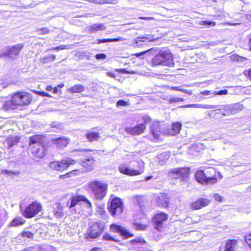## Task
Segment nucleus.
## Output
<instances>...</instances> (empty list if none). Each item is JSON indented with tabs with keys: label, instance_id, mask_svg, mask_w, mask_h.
Returning <instances> with one entry per match:
<instances>
[{
	"label": "nucleus",
	"instance_id": "62",
	"mask_svg": "<svg viewBox=\"0 0 251 251\" xmlns=\"http://www.w3.org/2000/svg\"><path fill=\"white\" fill-rule=\"evenodd\" d=\"M46 90L47 91H51V90H52V86H50V85H49L47 87H46Z\"/></svg>",
	"mask_w": 251,
	"mask_h": 251
},
{
	"label": "nucleus",
	"instance_id": "31",
	"mask_svg": "<svg viewBox=\"0 0 251 251\" xmlns=\"http://www.w3.org/2000/svg\"><path fill=\"white\" fill-rule=\"evenodd\" d=\"M86 137L90 142L98 140L99 137V133L94 131H88L86 134Z\"/></svg>",
	"mask_w": 251,
	"mask_h": 251
},
{
	"label": "nucleus",
	"instance_id": "9",
	"mask_svg": "<svg viewBox=\"0 0 251 251\" xmlns=\"http://www.w3.org/2000/svg\"><path fill=\"white\" fill-rule=\"evenodd\" d=\"M189 173V168H177L170 169L168 172V176L172 179H178L181 177H187Z\"/></svg>",
	"mask_w": 251,
	"mask_h": 251
},
{
	"label": "nucleus",
	"instance_id": "57",
	"mask_svg": "<svg viewBox=\"0 0 251 251\" xmlns=\"http://www.w3.org/2000/svg\"><path fill=\"white\" fill-rule=\"evenodd\" d=\"M201 94L203 95H205V96L209 95L212 94H213V92L211 93V91H208V90H205V91H202L201 93Z\"/></svg>",
	"mask_w": 251,
	"mask_h": 251
},
{
	"label": "nucleus",
	"instance_id": "16",
	"mask_svg": "<svg viewBox=\"0 0 251 251\" xmlns=\"http://www.w3.org/2000/svg\"><path fill=\"white\" fill-rule=\"evenodd\" d=\"M110 229L114 232L120 233L124 237V238H127L133 236V235L130 233L127 229L121 226L113 224L111 225Z\"/></svg>",
	"mask_w": 251,
	"mask_h": 251
},
{
	"label": "nucleus",
	"instance_id": "44",
	"mask_svg": "<svg viewBox=\"0 0 251 251\" xmlns=\"http://www.w3.org/2000/svg\"><path fill=\"white\" fill-rule=\"evenodd\" d=\"M51 126L58 129H61L63 128L62 124L57 122H52L51 124Z\"/></svg>",
	"mask_w": 251,
	"mask_h": 251
},
{
	"label": "nucleus",
	"instance_id": "54",
	"mask_svg": "<svg viewBox=\"0 0 251 251\" xmlns=\"http://www.w3.org/2000/svg\"><path fill=\"white\" fill-rule=\"evenodd\" d=\"M106 55L104 53H100L96 55L95 57L97 59H105Z\"/></svg>",
	"mask_w": 251,
	"mask_h": 251
},
{
	"label": "nucleus",
	"instance_id": "27",
	"mask_svg": "<svg viewBox=\"0 0 251 251\" xmlns=\"http://www.w3.org/2000/svg\"><path fill=\"white\" fill-rule=\"evenodd\" d=\"M106 27L103 24H95L88 27V31L90 33L96 32L98 31L103 30Z\"/></svg>",
	"mask_w": 251,
	"mask_h": 251
},
{
	"label": "nucleus",
	"instance_id": "1",
	"mask_svg": "<svg viewBox=\"0 0 251 251\" xmlns=\"http://www.w3.org/2000/svg\"><path fill=\"white\" fill-rule=\"evenodd\" d=\"M221 176L213 167H209L204 170H198L195 173L196 180L202 184H212L217 181V176Z\"/></svg>",
	"mask_w": 251,
	"mask_h": 251
},
{
	"label": "nucleus",
	"instance_id": "36",
	"mask_svg": "<svg viewBox=\"0 0 251 251\" xmlns=\"http://www.w3.org/2000/svg\"><path fill=\"white\" fill-rule=\"evenodd\" d=\"M142 43L143 42L140 41L138 37L132 40L131 45L134 48L139 47L143 45Z\"/></svg>",
	"mask_w": 251,
	"mask_h": 251
},
{
	"label": "nucleus",
	"instance_id": "49",
	"mask_svg": "<svg viewBox=\"0 0 251 251\" xmlns=\"http://www.w3.org/2000/svg\"><path fill=\"white\" fill-rule=\"evenodd\" d=\"M184 100V99L181 98H171L169 100L170 103H174L178 101H183Z\"/></svg>",
	"mask_w": 251,
	"mask_h": 251
},
{
	"label": "nucleus",
	"instance_id": "46",
	"mask_svg": "<svg viewBox=\"0 0 251 251\" xmlns=\"http://www.w3.org/2000/svg\"><path fill=\"white\" fill-rule=\"evenodd\" d=\"M103 239L106 241H114L118 242V240L114 239L108 233H105L103 236Z\"/></svg>",
	"mask_w": 251,
	"mask_h": 251
},
{
	"label": "nucleus",
	"instance_id": "42",
	"mask_svg": "<svg viewBox=\"0 0 251 251\" xmlns=\"http://www.w3.org/2000/svg\"><path fill=\"white\" fill-rule=\"evenodd\" d=\"M1 173L2 174H7L9 176H11V175H15V176H17V175H18L20 174V172L19 171H8V170H3L1 171Z\"/></svg>",
	"mask_w": 251,
	"mask_h": 251
},
{
	"label": "nucleus",
	"instance_id": "32",
	"mask_svg": "<svg viewBox=\"0 0 251 251\" xmlns=\"http://www.w3.org/2000/svg\"><path fill=\"white\" fill-rule=\"evenodd\" d=\"M25 222V221L22 218L18 217L14 219L10 223V225L11 226H16L22 225Z\"/></svg>",
	"mask_w": 251,
	"mask_h": 251
},
{
	"label": "nucleus",
	"instance_id": "24",
	"mask_svg": "<svg viewBox=\"0 0 251 251\" xmlns=\"http://www.w3.org/2000/svg\"><path fill=\"white\" fill-rule=\"evenodd\" d=\"M184 108H201L203 109H212L218 107L215 105H209L205 104H191L182 106Z\"/></svg>",
	"mask_w": 251,
	"mask_h": 251
},
{
	"label": "nucleus",
	"instance_id": "34",
	"mask_svg": "<svg viewBox=\"0 0 251 251\" xmlns=\"http://www.w3.org/2000/svg\"><path fill=\"white\" fill-rule=\"evenodd\" d=\"M122 41V37H119L117 38H114V39H100V40H98V43L100 44L101 43H106V42H117V41Z\"/></svg>",
	"mask_w": 251,
	"mask_h": 251
},
{
	"label": "nucleus",
	"instance_id": "17",
	"mask_svg": "<svg viewBox=\"0 0 251 251\" xmlns=\"http://www.w3.org/2000/svg\"><path fill=\"white\" fill-rule=\"evenodd\" d=\"M31 152L33 157L42 158L45 155V149L40 144H36L34 146L31 147Z\"/></svg>",
	"mask_w": 251,
	"mask_h": 251
},
{
	"label": "nucleus",
	"instance_id": "28",
	"mask_svg": "<svg viewBox=\"0 0 251 251\" xmlns=\"http://www.w3.org/2000/svg\"><path fill=\"white\" fill-rule=\"evenodd\" d=\"M17 108V106L13 101L11 99L10 100L6 101L3 104L1 109L4 111H8L11 110L15 109Z\"/></svg>",
	"mask_w": 251,
	"mask_h": 251
},
{
	"label": "nucleus",
	"instance_id": "53",
	"mask_svg": "<svg viewBox=\"0 0 251 251\" xmlns=\"http://www.w3.org/2000/svg\"><path fill=\"white\" fill-rule=\"evenodd\" d=\"M245 241L251 248V234L245 236Z\"/></svg>",
	"mask_w": 251,
	"mask_h": 251
},
{
	"label": "nucleus",
	"instance_id": "23",
	"mask_svg": "<svg viewBox=\"0 0 251 251\" xmlns=\"http://www.w3.org/2000/svg\"><path fill=\"white\" fill-rule=\"evenodd\" d=\"M95 160L92 157H89L85 159L82 162V166L88 171L93 169L95 165Z\"/></svg>",
	"mask_w": 251,
	"mask_h": 251
},
{
	"label": "nucleus",
	"instance_id": "14",
	"mask_svg": "<svg viewBox=\"0 0 251 251\" xmlns=\"http://www.w3.org/2000/svg\"><path fill=\"white\" fill-rule=\"evenodd\" d=\"M69 141V138L66 137H55L51 139V143L57 148L63 149L67 146Z\"/></svg>",
	"mask_w": 251,
	"mask_h": 251
},
{
	"label": "nucleus",
	"instance_id": "50",
	"mask_svg": "<svg viewBox=\"0 0 251 251\" xmlns=\"http://www.w3.org/2000/svg\"><path fill=\"white\" fill-rule=\"evenodd\" d=\"M228 93V91L227 90H221L220 91H218V92H216V91H215V92H213V95H226Z\"/></svg>",
	"mask_w": 251,
	"mask_h": 251
},
{
	"label": "nucleus",
	"instance_id": "10",
	"mask_svg": "<svg viewBox=\"0 0 251 251\" xmlns=\"http://www.w3.org/2000/svg\"><path fill=\"white\" fill-rule=\"evenodd\" d=\"M41 209L42 205L37 202H34L25 207L23 215L26 218H30L37 215Z\"/></svg>",
	"mask_w": 251,
	"mask_h": 251
},
{
	"label": "nucleus",
	"instance_id": "6",
	"mask_svg": "<svg viewBox=\"0 0 251 251\" xmlns=\"http://www.w3.org/2000/svg\"><path fill=\"white\" fill-rule=\"evenodd\" d=\"M124 205L121 200L119 198H114L112 199L108 209L113 216H118L123 211Z\"/></svg>",
	"mask_w": 251,
	"mask_h": 251
},
{
	"label": "nucleus",
	"instance_id": "60",
	"mask_svg": "<svg viewBox=\"0 0 251 251\" xmlns=\"http://www.w3.org/2000/svg\"><path fill=\"white\" fill-rule=\"evenodd\" d=\"M147 51H143L141 53H137L135 54V56H136L137 57H139L141 55H143V54H144Z\"/></svg>",
	"mask_w": 251,
	"mask_h": 251
},
{
	"label": "nucleus",
	"instance_id": "47",
	"mask_svg": "<svg viewBox=\"0 0 251 251\" xmlns=\"http://www.w3.org/2000/svg\"><path fill=\"white\" fill-rule=\"evenodd\" d=\"M171 89L173 90H176V91H181V92H185V93H188L189 95H191L192 94V92H188L186 90H184V89L180 88V87H172L171 88Z\"/></svg>",
	"mask_w": 251,
	"mask_h": 251
},
{
	"label": "nucleus",
	"instance_id": "5",
	"mask_svg": "<svg viewBox=\"0 0 251 251\" xmlns=\"http://www.w3.org/2000/svg\"><path fill=\"white\" fill-rule=\"evenodd\" d=\"M24 45L22 44H17L13 46H7L2 50L0 54V57L8 58L13 60L19 55Z\"/></svg>",
	"mask_w": 251,
	"mask_h": 251
},
{
	"label": "nucleus",
	"instance_id": "52",
	"mask_svg": "<svg viewBox=\"0 0 251 251\" xmlns=\"http://www.w3.org/2000/svg\"><path fill=\"white\" fill-rule=\"evenodd\" d=\"M38 31L41 32L39 34H47L49 32V29L47 27H42L37 29Z\"/></svg>",
	"mask_w": 251,
	"mask_h": 251
},
{
	"label": "nucleus",
	"instance_id": "8",
	"mask_svg": "<svg viewBox=\"0 0 251 251\" xmlns=\"http://www.w3.org/2000/svg\"><path fill=\"white\" fill-rule=\"evenodd\" d=\"M75 160L71 158H64L60 161H52L49 166L52 170L62 171L67 169L70 165L75 164Z\"/></svg>",
	"mask_w": 251,
	"mask_h": 251
},
{
	"label": "nucleus",
	"instance_id": "3",
	"mask_svg": "<svg viewBox=\"0 0 251 251\" xmlns=\"http://www.w3.org/2000/svg\"><path fill=\"white\" fill-rule=\"evenodd\" d=\"M153 65H164L170 67L174 65L173 56L169 50H161L151 61Z\"/></svg>",
	"mask_w": 251,
	"mask_h": 251
},
{
	"label": "nucleus",
	"instance_id": "29",
	"mask_svg": "<svg viewBox=\"0 0 251 251\" xmlns=\"http://www.w3.org/2000/svg\"><path fill=\"white\" fill-rule=\"evenodd\" d=\"M85 89V87L83 85L81 84H77L68 89V91L72 93H81L83 92Z\"/></svg>",
	"mask_w": 251,
	"mask_h": 251
},
{
	"label": "nucleus",
	"instance_id": "51",
	"mask_svg": "<svg viewBox=\"0 0 251 251\" xmlns=\"http://www.w3.org/2000/svg\"><path fill=\"white\" fill-rule=\"evenodd\" d=\"M116 105L117 106H126L128 105V102L126 101L123 100H120L117 102Z\"/></svg>",
	"mask_w": 251,
	"mask_h": 251
},
{
	"label": "nucleus",
	"instance_id": "35",
	"mask_svg": "<svg viewBox=\"0 0 251 251\" xmlns=\"http://www.w3.org/2000/svg\"><path fill=\"white\" fill-rule=\"evenodd\" d=\"M55 58V55H50L48 57H42L40 59V61L43 63H48L50 61H53Z\"/></svg>",
	"mask_w": 251,
	"mask_h": 251
},
{
	"label": "nucleus",
	"instance_id": "26",
	"mask_svg": "<svg viewBox=\"0 0 251 251\" xmlns=\"http://www.w3.org/2000/svg\"><path fill=\"white\" fill-rule=\"evenodd\" d=\"M218 110H223L224 111L222 112V115L225 116L235 114L232 104L222 105L220 108L218 109Z\"/></svg>",
	"mask_w": 251,
	"mask_h": 251
},
{
	"label": "nucleus",
	"instance_id": "39",
	"mask_svg": "<svg viewBox=\"0 0 251 251\" xmlns=\"http://www.w3.org/2000/svg\"><path fill=\"white\" fill-rule=\"evenodd\" d=\"M40 140L38 135L34 136L31 137L29 140V145L31 146L32 145L39 144L38 143Z\"/></svg>",
	"mask_w": 251,
	"mask_h": 251
},
{
	"label": "nucleus",
	"instance_id": "41",
	"mask_svg": "<svg viewBox=\"0 0 251 251\" xmlns=\"http://www.w3.org/2000/svg\"><path fill=\"white\" fill-rule=\"evenodd\" d=\"M201 25H208L214 26L215 25L216 23L214 22H210L208 21H201L199 22V24Z\"/></svg>",
	"mask_w": 251,
	"mask_h": 251
},
{
	"label": "nucleus",
	"instance_id": "15",
	"mask_svg": "<svg viewBox=\"0 0 251 251\" xmlns=\"http://www.w3.org/2000/svg\"><path fill=\"white\" fill-rule=\"evenodd\" d=\"M81 201L86 202L89 207H91V203L90 201H88L85 196L80 195L73 197L70 201H68L67 205L69 208H71L74 207L78 202Z\"/></svg>",
	"mask_w": 251,
	"mask_h": 251
},
{
	"label": "nucleus",
	"instance_id": "48",
	"mask_svg": "<svg viewBox=\"0 0 251 251\" xmlns=\"http://www.w3.org/2000/svg\"><path fill=\"white\" fill-rule=\"evenodd\" d=\"M147 40L148 42H153L155 40V36L151 34H145Z\"/></svg>",
	"mask_w": 251,
	"mask_h": 251
},
{
	"label": "nucleus",
	"instance_id": "12",
	"mask_svg": "<svg viewBox=\"0 0 251 251\" xmlns=\"http://www.w3.org/2000/svg\"><path fill=\"white\" fill-rule=\"evenodd\" d=\"M130 243L131 251H149L148 244L143 238H136Z\"/></svg>",
	"mask_w": 251,
	"mask_h": 251
},
{
	"label": "nucleus",
	"instance_id": "55",
	"mask_svg": "<svg viewBox=\"0 0 251 251\" xmlns=\"http://www.w3.org/2000/svg\"><path fill=\"white\" fill-rule=\"evenodd\" d=\"M214 198L216 201L221 202L222 201L223 198L218 194H215L214 195Z\"/></svg>",
	"mask_w": 251,
	"mask_h": 251
},
{
	"label": "nucleus",
	"instance_id": "45",
	"mask_svg": "<svg viewBox=\"0 0 251 251\" xmlns=\"http://www.w3.org/2000/svg\"><path fill=\"white\" fill-rule=\"evenodd\" d=\"M231 59L232 60H237V61H244L246 60L245 58L242 57L237 55H233L230 56Z\"/></svg>",
	"mask_w": 251,
	"mask_h": 251
},
{
	"label": "nucleus",
	"instance_id": "56",
	"mask_svg": "<svg viewBox=\"0 0 251 251\" xmlns=\"http://www.w3.org/2000/svg\"><path fill=\"white\" fill-rule=\"evenodd\" d=\"M66 49V45H61L60 46L54 48L52 49V50H64Z\"/></svg>",
	"mask_w": 251,
	"mask_h": 251
},
{
	"label": "nucleus",
	"instance_id": "18",
	"mask_svg": "<svg viewBox=\"0 0 251 251\" xmlns=\"http://www.w3.org/2000/svg\"><path fill=\"white\" fill-rule=\"evenodd\" d=\"M210 202V201L207 199L200 198L195 201L191 203V207L194 210H198L206 206Z\"/></svg>",
	"mask_w": 251,
	"mask_h": 251
},
{
	"label": "nucleus",
	"instance_id": "43",
	"mask_svg": "<svg viewBox=\"0 0 251 251\" xmlns=\"http://www.w3.org/2000/svg\"><path fill=\"white\" fill-rule=\"evenodd\" d=\"M21 235L23 237H27L28 238L32 239L33 238V234L29 231H24L21 233Z\"/></svg>",
	"mask_w": 251,
	"mask_h": 251
},
{
	"label": "nucleus",
	"instance_id": "63",
	"mask_svg": "<svg viewBox=\"0 0 251 251\" xmlns=\"http://www.w3.org/2000/svg\"><path fill=\"white\" fill-rule=\"evenodd\" d=\"M152 178V176H147V177H146L145 178V180L146 181H148V180L151 179Z\"/></svg>",
	"mask_w": 251,
	"mask_h": 251
},
{
	"label": "nucleus",
	"instance_id": "2",
	"mask_svg": "<svg viewBox=\"0 0 251 251\" xmlns=\"http://www.w3.org/2000/svg\"><path fill=\"white\" fill-rule=\"evenodd\" d=\"M87 185L96 199L101 200L106 196L107 185L102 181L93 180L89 182Z\"/></svg>",
	"mask_w": 251,
	"mask_h": 251
},
{
	"label": "nucleus",
	"instance_id": "33",
	"mask_svg": "<svg viewBox=\"0 0 251 251\" xmlns=\"http://www.w3.org/2000/svg\"><path fill=\"white\" fill-rule=\"evenodd\" d=\"M63 208L61 204L58 203L57 204V208H55L54 210V215L56 217H59L62 216L63 215Z\"/></svg>",
	"mask_w": 251,
	"mask_h": 251
},
{
	"label": "nucleus",
	"instance_id": "37",
	"mask_svg": "<svg viewBox=\"0 0 251 251\" xmlns=\"http://www.w3.org/2000/svg\"><path fill=\"white\" fill-rule=\"evenodd\" d=\"M233 111H234V113H236L239 111L242 110L244 108V106L242 104L237 103L232 104Z\"/></svg>",
	"mask_w": 251,
	"mask_h": 251
},
{
	"label": "nucleus",
	"instance_id": "11",
	"mask_svg": "<svg viewBox=\"0 0 251 251\" xmlns=\"http://www.w3.org/2000/svg\"><path fill=\"white\" fill-rule=\"evenodd\" d=\"M103 228L104 226L102 224L98 222L92 223L88 231V237L93 239L97 238L101 234Z\"/></svg>",
	"mask_w": 251,
	"mask_h": 251
},
{
	"label": "nucleus",
	"instance_id": "22",
	"mask_svg": "<svg viewBox=\"0 0 251 251\" xmlns=\"http://www.w3.org/2000/svg\"><path fill=\"white\" fill-rule=\"evenodd\" d=\"M151 132L155 139H159L161 133L160 123L154 122L151 126Z\"/></svg>",
	"mask_w": 251,
	"mask_h": 251
},
{
	"label": "nucleus",
	"instance_id": "13",
	"mask_svg": "<svg viewBox=\"0 0 251 251\" xmlns=\"http://www.w3.org/2000/svg\"><path fill=\"white\" fill-rule=\"evenodd\" d=\"M168 218V215L164 212H159L156 213L152 219L155 228L158 231L160 230L162 228L163 223L166 221Z\"/></svg>",
	"mask_w": 251,
	"mask_h": 251
},
{
	"label": "nucleus",
	"instance_id": "19",
	"mask_svg": "<svg viewBox=\"0 0 251 251\" xmlns=\"http://www.w3.org/2000/svg\"><path fill=\"white\" fill-rule=\"evenodd\" d=\"M146 128L145 124H141L137 126L132 127H126L125 131L131 135L141 134L144 131Z\"/></svg>",
	"mask_w": 251,
	"mask_h": 251
},
{
	"label": "nucleus",
	"instance_id": "59",
	"mask_svg": "<svg viewBox=\"0 0 251 251\" xmlns=\"http://www.w3.org/2000/svg\"><path fill=\"white\" fill-rule=\"evenodd\" d=\"M138 37L139 39H140V41H141V42H142L143 43L148 41L144 35L140 36Z\"/></svg>",
	"mask_w": 251,
	"mask_h": 251
},
{
	"label": "nucleus",
	"instance_id": "7",
	"mask_svg": "<svg viewBox=\"0 0 251 251\" xmlns=\"http://www.w3.org/2000/svg\"><path fill=\"white\" fill-rule=\"evenodd\" d=\"M11 99L17 107L19 105H27L31 100L30 95L24 92L16 93L12 96Z\"/></svg>",
	"mask_w": 251,
	"mask_h": 251
},
{
	"label": "nucleus",
	"instance_id": "61",
	"mask_svg": "<svg viewBox=\"0 0 251 251\" xmlns=\"http://www.w3.org/2000/svg\"><path fill=\"white\" fill-rule=\"evenodd\" d=\"M248 47H249V50L251 51V37L250 38V39L249 40V42L248 43Z\"/></svg>",
	"mask_w": 251,
	"mask_h": 251
},
{
	"label": "nucleus",
	"instance_id": "20",
	"mask_svg": "<svg viewBox=\"0 0 251 251\" xmlns=\"http://www.w3.org/2000/svg\"><path fill=\"white\" fill-rule=\"evenodd\" d=\"M237 249V240L235 239H228L226 241L224 251H236Z\"/></svg>",
	"mask_w": 251,
	"mask_h": 251
},
{
	"label": "nucleus",
	"instance_id": "25",
	"mask_svg": "<svg viewBox=\"0 0 251 251\" xmlns=\"http://www.w3.org/2000/svg\"><path fill=\"white\" fill-rule=\"evenodd\" d=\"M181 127V124L179 122H176L172 124L171 128L165 133L170 135H176L177 134Z\"/></svg>",
	"mask_w": 251,
	"mask_h": 251
},
{
	"label": "nucleus",
	"instance_id": "58",
	"mask_svg": "<svg viewBox=\"0 0 251 251\" xmlns=\"http://www.w3.org/2000/svg\"><path fill=\"white\" fill-rule=\"evenodd\" d=\"M139 19H142V20H153L154 18L152 17H139Z\"/></svg>",
	"mask_w": 251,
	"mask_h": 251
},
{
	"label": "nucleus",
	"instance_id": "64",
	"mask_svg": "<svg viewBox=\"0 0 251 251\" xmlns=\"http://www.w3.org/2000/svg\"><path fill=\"white\" fill-rule=\"evenodd\" d=\"M41 94H42V96H43L50 97L49 94H48L47 93H46L45 92H41Z\"/></svg>",
	"mask_w": 251,
	"mask_h": 251
},
{
	"label": "nucleus",
	"instance_id": "38",
	"mask_svg": "<svg viewBox=\"0 0 251 251\" xmlns=\"http://www.w3.org/2000/svg\"><path fill=\"white\" fill-rule=\"evenodd\" d=\"M133 227L137 230H144L147 228V226L145 224L134 223L133 225Z\"/></svg>",
	"mask_w": 251,
	"mask_h": 251
},
{
	"label": "nucleus",
	"instance_id": "21",
	"mask_svg": "<svg viewBox=\"0 0 251 251\" xmlns=\"http://www.w3.org/2000/svg\"><path fill=\"white\" fill-rule=\"evenodd\" d=\"M169 200L168 196L166 194H160L157 199V203L159 206L167 207L168 206Z\"/></svg>",
	"mask_w": 251,
	"mask_h": 251
},
{
	"label": "nucleus",
	"instance_id": "30",
	"mask_svg": "<svg viewBox=\"0 0 251 251\" xmlns=\"http://www.w3.org/2000/svg\"><path fill=\"white\" fill-rule=\"evenodd\" d=\"M84 173V172L83 170L77 169L73 170L72 171H71L68 173H66L64 175V176L66 177H72V176H77V175H80L83 174ZM60 176L61 177L64 176Z\"/></svg>",
	"mask_w": 251,
	"mask_h": 251
},
{
	"label": "nucleus",
	"instance_id": "4",
	"mask_svg": "<svg viewBox=\"0 0 251 251\" xmlns=\"http://www.w3.org/2000/svg\"><path fill=\"white\" fill-rule=\"evenodd\" d=\"M136 165H133L132 168L126 164H122L118 167L119 172L124 175L129 176H135L142 174L144 171V162L140 160L135 162Z\"/></svg>",
	"mask_w": 251,
	"mask_h": 251
},
{
	"label": "nucleus",
	"instance_id": "40",
	"mask_svg": "<svg viewBox=\"0 0 251 251\" xmlns=\"http://www.w3.org/2000/svg\"><path fill=\"white\" fill-rule=\"evenodd\" d=\"M19 142V139L17 137H13L11 139V140L8 141V146L9 148H11L16 144H17Z\"/></svg>",
	"mask_w": 251,
	"mask_h": 251
}]
</instances>
